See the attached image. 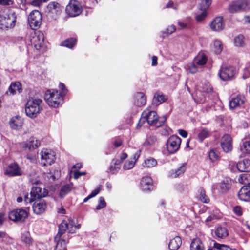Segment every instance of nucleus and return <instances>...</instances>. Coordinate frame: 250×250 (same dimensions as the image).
<instances>
[{"label": "nucleus", "instance_id": "nucleus-41", "mask_svg": "<svg viewBox=\"0 0 250 250\" xmlns=\"http://www.w3.org/2000/svg\"><path fill=\"white\" fill-rule=\"evenodd\" d=\"M210 132L207 128H203L199 132L198 137L199 140L202 142L205 138L209 137Z\"/></svg>", "mask_w": 250, "mask_h": 250}, {"label": "nucleus", "instance_id": "nucleus-53", "mask_svg": "<svg viewBox=\"0 0 250 250\" xmlns=\"http://www.w3.org/2000/svg\"><path fill=\"white\" fill-rule=\"evenodd\" d=\"M135 165V162L133 160H128L124 165L123 168L125 170H128L133 168Z\"/></svg>", "mask_w": 250, "mask_h": 250}, {"label": "nucleus", "instance_id": "nucleus-27", "mask_svg": "<svg viewBox=\"0 0 250 250\" xmlns=\"http://www.w3.org/2000/svg\"><path fill=\"white\" fill-rule=\"evenodd\" d=\"M207 61V58L204 53L198 54L193 60V62L199 67L205 65Z\"/></svg>", "mask_w": 250, "mask_h": 250}, {"label": "nucleus", "instance_id": "nucleus-28", "mask_svg": "<svg viewBox=\"0 0 250 250\" xmlns=\"http://www.w3.org/2000/svg\"><path fill=\"white\" fill-rule=\"evenodd\" d=\"M21 239L23 243L28 246L32 245L34 243V240L29 231H25L22 233Z\"/></svg>", "mask_w": 250, "mask_h": 250}, {"label": "nucleus", "instance_id": "nucleus-29", "mask_svg": "<svg viewBox=\"0 0 250 250\" xmlns=\"http://www.w3.org/2000/svg\"><path fill=\"white\" fill-rule=\"evenodd\" d=\"M190 250H205L203 244L199 238H196L192 241Z\"/></svg>", "mask_w": 250, "mask_h": 250}, {"label": "nucleus", "instance_id": "nucleus-13", "mask_svg": "<svg viewBox=\"0 0 250 250\" xmlns=\"http://www.w3.org/2000/svg\"><path fill=\"white\" fill-rule=\"evenodd\" d=\"M209 26L213 31L220 32L224 29L225 22L222 17H217L211 22Z\"/></svg>", "mask_w": 250, "mask_h": 250}, {"label": "nucleus", "instance_id": "nucleus-38", "mask_svg": "<svg viewBox=\"0 0 250 250\" xmlns=\"http://www.w3.org/2000/svg\"><path fill=\"white\" fill-rule=\"evenodd\" d=\"M186 169V165L185 164H182L174 172L171 173V176L173 178H176L182 174Z\"/></svg>", "mask_w": 250, "mask_h": 250}, {"label": "nucleus", "instance_id": "nucleus-62", "mask_svg": "<svg viewBox=\"0 0 250 250\" xmlns=\"http://www.w3.org/2000/svg\"><path fill=\"white\" fill-rule=\"evenodd\" d=\"M13 2L11 0H0V5L3 6H9L12 5Z\"/></svg>", "mask_w": 250, "mask_h": 250}, {"label": "nucleus", "instance_id": "nucleus-25", "mask_svg": "<svg viewBox=\"0 0 250 250\" xmlns=\"http://www.w3.org/2000/svg\"><path fill=\"white\" fill-rule=\"evenodd\" d=\"M43 42L44 37L42 34L35 35L31 40V42L37 49H39L41 48L43 43Z\"/></svg>", "mask_w": 250, "mask_h": 250}, {"label": "nucleus", "instance_id": "nucleus-9", "mask_svg": "<svg viewBox=\"0 0 250 250\" xmlns=\"http://www.w3.org/2000/svg\"><path fill=\"white\" fill-rule=\"evenodd\" d=\"M236 74L235 68L231 66L223 65L219 71L220 78L223 81L232 80Z\"/></svg>", "mask_w": 250, "mask_h": 250}, {"label": "nucleus", "instance_id": "nucleus-60", "mask_svg": "<svg viewBox=\"0 0 250 250\" xmlns=\"http://www.w3.org/2000/svg\"><path fill=\"white\" fill-rule=\"evenodd\" d=\"M214 248L217 250H227L229 248L225 245H221L217 243L214 244Z\"/></svg>", "mask_w": 250, "mask_h": 250}, {"label": "nucleus", "instance_id": "nucleus-64", "mask_svg": "<svg viewBox=\"0 0 250 250\" xmlns=\"http://www.w3.org/2000/svg\"><path fill=\"white\" fill-rule=\"evenodd\" d=\"M85 174H86L85 172H79V171H75L74 172V177L75 179H78L80 176H81L82 175H84Z\"/></svg>", "mask_w": 250, "mask_h": 250}, {"label": "nucleus", "instance_id": "nucleus-22", "mask_svg": "<svg viewBox=\"0 0 250 250\" xmlns=\"http://www.w3.org/2000/svg\"><path fill=\"white\" fill-rule=\"evenodd\" d=\"M146 99L145 94L142 92H138L134 95V104L137 106H142L146 103Z\"/></svg>", "mask_w": 250, "mask_h": 250}, {"label": "nucleus", "instance_id": "nucleus-36", "mask_svg": "<svg viewBox=\"0 0 250 250\" xmlns=\"http://www.w3.org/2000/svg\"><path fill=\"white\" fill-rule=\"evenodd\" d=\"M121 161L117 159H113L111 164L109 167L111 172L114 173L118 171L120 168Z\"/></svg>", "mask_w": 250, "mask_h": 250}, {"label": "nucleus", "instance_id": "nucleus-42", "mask_svg": "<svg viewBox=\"0 0 250 250\" xmlns=\"http://www.w3.org/2000/svg\"><path fill=\"white\" fill-rule=\"evenodd\" d=\"M166 100L165 96L163 95H155L152 100V103L155 105H158Z\"/></svg>", "mask_w": 250, "mask_h": 250}, {"label": "nucleus", "instance_id": "nucleus-24", "mask_svg": "<svg viewBox=\"0 0 250 250\" xmlns=\"http://www.w3.org/2000/svg\"><path fill=\"white\" fill-rule=\"evenodd\" d=\"M237 168L240 172H248L250 171V160L244 159L243 161L238 162L237 164Z\"/></svg>", "mask_w": 250, "mask_h": 250}, {"label": "nucleus", "instance_id": "nucleus-50", "mask_svg": "<svg viewBox=\"0 0 250 250\" xmlns=\"http://www.w3.org/2000/svg\"><path fill=\"white\" fill-rule=\"evenodd\" d=\"M199 198L203 203H208L209 202V199L206 195L205 191L203 189H200Z\"/></svg>", "mask_w": 250, "mask_h": 250}, {"label": "nucleus", "instance_id": "nucleus-46", "mask_svg": "<svg viewBox=\"0 0 250 250\" xmlns=\"http://www.w3.org/2000/svg\"><path fill=\"white\" fill-rule=\"evenodd\" d=\"M76 42L75 39L73 38H70L65 40L62 42L61 45L67 47L68 48H71L75 45Z\"/></svg>", "mask_w": 250, "mask_h": 250}, {"label": "nucleus", "instance_id": "nucleus-15", "mask_svg": "<svg viewBox=\"0 0 250 250\" xmlns=\"http://www.w3.org/2000/svg\"><path fill=\"white\" fill-rule=\"evenodd\" d=\"M48 195V191L45 188H41L37 187H34L30 192V196L35 201L46 197Z\"/></svg>", "mask_w": 250, "mask_h": 250}, {"label": "nucleus", "instance_id": "nucleus-44", "mask_svg": "<svg viewBox=\"0 0 250 250\" xmlns=\"http://www.w3.org/2000/svg\"><path fill=\"white\" fill-rule=\"evenodd\" d=\"M157 164L156 160L153 158H149L145 160L144 166L150 168L156 166Z\"/></svg>", "mask_w": 250, "mask_h": 250}, {"label": "nucleus", "instance_id": "nucleus-19", "mask_svg": "<svg viewBox=\"0 0 250 250\" xmlns=\"http://www.w3.org/2000/svg\"><path fill=\"white\" fill-rule=\"evenodd\" d=\"M245 98L243 96L238 95L234 97L229 102L230 108L234 109L240 107L244 103Z\"/></svg>", "mask_w": 250, "mask_h": 250}, {"label": "nucleus", "instance_id": "nucleus-56", "mask_svg": "<svg viewBox=\"0 0 250 250\" xmlns=\"http://www.w3.org/2000/svg\"><path fill=\"white\" fill-rule=\"evenodd\" d=\"M212 3V0H203L200 9H208Z\"/></svg>", "mask_w": 250, "mask_h": 250}, {"label": "nucleus", "instance_id": "nucleus-49", "mask_svg": "<svg viewBox=\"0 0 250 250\" xmlns=\"http://www.w3.org/2000/svg\"><path fill=\"white\" fill-rule=\"evenodd\" d=\"M0 241L8 244L11 241V239L6 234L5 232L0 231Z\"/></svg>", "mask_w": 250, "mask_h": 250}, {"label": "nucleus", "instance_id": "nucleus-18", "mask_svg": "<svg viewBox=\"0 0 250 250\" xmlns=\"http://www.w3.org/2000/svg\"><path fill=\"white\" fill-rule=\"evenodd\" d=\"M238 197L239 199L242 201H249L250 198V186H244L238 192Z\"/></svg>", "mask_w": 250, "mask_h": 250}, {"label": "nucleus", "instance_id": "nucleus-20", "mask_svg": "<svg viewBox=\"0 0 250 250\" xmlns=\"http://www.w3.org/2000/svg\"><path fill=\"white\" fill-rule=\"evenodd\" d=\"M23 119L18 116L12 117L9 122L10 127L13 129H19L23 125Z\"/></svg>", "mask_w": 250, "mask_h": 250}, {"label": "nucleus", "instance_id": "nucleus-5", "mask_svg": "<svg viewBox=\"0 0 250 250\" xmlns=\"http://www.w3.org/2000/svg\"><path fill=\"white\" fill-rule=\"evenodd\" d=\"M62 97L56 90H48L44 95V100L48 104L52 107H57L61 103Z\"/></svg>", "mask_w": 250, "mask_h": 250}, {"label": "nucleus", "instance_id": "nucleus-32", "mask_svg": "<svg viewBox=\"0 0 250 250\" xmlns=\"http://www.w3.org/2000/svg\"><path fill=\"white\" fill-rule=\"evenodd\" d=\"M48 8L52 13H55L56 14H59L61 13L62 7L59 3L53 1L50 2L48 4Z\"/></svg>", "mask_w": 250, "mask_h": 250}, {"label": "nucleus", "instance_id": "nucleus-6", "mask_svg": "<svg viewBox=\"0 0 250 250\" xmlns=\"http://www.w3.org/2000/svg\"><path fill=\"white\" fill-rule=\"evenodd\" d=\"M250 3L248 0H236L232 2L229 6L231 13H236L248 10Z\"/></svg>", "mask_w": 250, "mask_h": 250}, {"label": "nucleus", "instance_id": "nucleus-11", "mask_svg": "<svg viewBox=\"0 0 250 250\" xmlns=\"http://www.w3.org/2000/svg\"><path fill=\"white\" fill-rule=\"evenodd\" d=\"M41 164L43 166L50 165L54 162L55 155L49 149H44L40 153Z\"/></svg>", "mask_w": 250, "mask_h": 250}, {"label": "nucleus", "instance_id": "nucleus-7", "mask_svg": "<svg viewBox=\"0 0 250 250\" xmlns=\"http://www.w3.org/2000/svg\"><path fill=\"white\" fill-rule=\"evenodd\" d=\"M27 211L23 209L20 208L12 210L9 213V218L15 222H23L28 217Z\"/></svg>", "mask_w": 250, "mask_h": 250}, {"label": "nucleus", "instance_id": "nucleus-59", "mask_svg": "<svg viewBox=\"0 0 250 250\" xmlns=\"http://www.w3.org/2000/svg\"><path fill=\"white\" fill-rule=\"evenodd\" d=\"M60 88L61 89L62 91L59 93L60 94L61 96L62 97L66 94L67 90L65 87V85L62 83H60Z\"/></svg>", "mask_w": 250, "mask_h": 250}, {"label": "nucleus", "instance_id": "nucleus-45", "mask_svg": "<svg viewBox=\"0 0 250 250\" xmlns=\"http://www.w3.org/2000/svg\"><path fill=\"white\" fill-rule=\"evenodd\" d=\"M71 190V185L66 184L62 187L60 192V196L63 197L67 193H68Z\"/></svg>", "mask_w": 250, "mask_h": 250}, {"label": "nucleus", "instance_id": "nucleus-14", "mask_svg": "<svg viewBox=\"0 0 250 250\" xmlns=\"http://www.w3.org/2000/svg\"><path fill=\"white\" fill-rule=\"evenodd\" d=\"M22 171L16 163L10 164L5 169L4 174L8 176H17L22 175Z\"/></svg>", "mask_w": 250, "mask_h": 250}, {"label": "nucleus", "instance_id": "nucleus-54", "mask_svg": "<svg viewBox=\"0 0 250 250\" xmlns=\"http://www.w3.org/2000/svg\"><path fill=\"white\" fill-rule=\"evenodd\" d=\"M199 68L200 67L193 61L189 67V71L191 74H195L198 71Z\"/></svg>", "mask_w": 250, "mask_h": 250}, {"label": "nucleus", "instance_id": "nucleus-26", "mask_svg": "<svg viewBox=\"0 0 250 250\" xmlns=\"http://www.w3.org/2000/svg\"><path fill=\"white\" fill-rule=\"evenodd\" d=\"M182 244V240L180 237L176 236L172 239L170 240L168 247L171 250H178Z\"/></svg>", "mask_w": 250, "mask_h": 250}, {"label": "nucleus", "instance_id": "nucleus-48", "mask_svg": "<svg viewBox=\"0 0 250 250\" xmlns=\"http://www.w3.org/2000/svg\"><path fill=\"white\" fill-rule=\"evenodd\" d=\"M101 188H102V186H101V185L99 186V187L96 189L94 190L90 193V194L89 196H88L87 197H86V198H85L84 199L83 202H86L90 199H91V198L95 197V196H96L100 192V191L101 190Z\"/></svg>", "mask_w": 250, "mask_h": 250}, {"label": "nucleus", "instance_id": "nucleus-52", "mask_svg": "<svg viewBox=\"0 0 250 250\" xmlns=\"http://www.w3.org/2000/svg\"><path fill=\"white\" fill-rule=\"evenodd\" d=\"M207 10V9H201L202 12L196 16V20L197 21L201 22L205 19L207 15L206 12Z\"/></svg>", "mask_w": 250, "mask_h": 250}, {"label": "nucleus", "instance_id": "nucleus-37", "mask_svg": "<svg viewBox=\"0 0 250 250\" xmlns=\"http://www.w3.org/2000/svg\"><path fill=\"white\" fill-rule=\"evenodd\" d=\"M238 180L239 183L245 185H250V174L245 173L240 175Z\"/></svg>", "mask_w": 250, "mask_h": 250}, {"label": "nucleus", "instance_id": "nucleus-21", "mask_svg": "<svg viewBox=\"0 0 250 250\" xmlns=\"http://www.w3.org/2000/svg\"><path fill=\"white\" fill-rule=\"evenodd\" d=\"M39 145L40 143L37 139L31 138L29 140L22 144V148L29 150H32L37 148Z\"/></svg>", "mask_w": 250, "mask_h": 250}, {"label": "nucleus", "instance_id": "nucleus-34", "mask_svg": "<svg viewBox=\"0 0 250 250\" xmlns=\"http://www.w3.org/2000/svg\"><path fill=\"white\" fill-rule=\"evenodd\" d=\"M62 236L60 238H57L56 239V236L55 237V240L58 241L56 247V250H67L66 249V241L63 238H61Z\"/></svg>", "mask_w": 250, "mask_h": 250}, {"label": "nucleus", "instance_id": "nucleus-16", "mask_svg": "<svg viewBox=\"0 0 250 250\" xmlns=\"http://www.w3.org/2000/svg\"><path fill=\"white\" fill-rule=\"evenodd\" d=\"M221 146L222 149L226 153L232 150L231 138L229 135L226 134L221 138Z\"/></svg>", "mask_w": 250, "mask_h": 250}, {"label": "nucleus", "instance_id": "nucleus-35", "mask_svg": "<svg viewBox=\"0 0 250 250\" xmlns=\"http://www.w3.org/2000/svg\"><path fill=\"white\" fill-rule=\"evenodd\" d=\"M240 150L244 154H250V140L245 139L243 140Z\"/></svg>", "mask_w": 250, "mask_h": 250}, {"label": "nucleus", "instance_id": "nucleus-57", "mask_svg": "<svg viewBox=\"0 0 250 250\" xmlns=\"http://www.w3.org/2000/svg\"><path fill=\"white\" fill-rule=\"evenodd\" d=\"M250 76V63L248 66H247L244 70V73L243 75V78L246 79Z\"/></svg>", "mask_w": 250, "mask_h": 250}, {"label": "nucleus", "instance_id": "nucleus-10", "mask_svg": "<svg viewBox=\"0 0 250 250\" xmlns=\"http://www.w3.org/2000/svg\"><path fill=\"white\" fill-rule=\"evenodd\" d=\"M65 11L70 17H76L80 15L82 8L80 3L76 0H71L66 6Z\"/></svg>", "mask_w": 250, "mask_h": 250}, {"label": "nucleus", "instance_id": "nucleus-31", "mask_svg": "<svg viewBox=\"0 0 250 250\" xmlns=\"http://www.w3.org/2000/svg\"><path fill=\"white\" fill-rule=\"evenodd\" d=\"M215 234L216 236L220 238L226 237L228 234V231L225 227L219 226L215 230Z\"/></svg>", "mask_w": 250, "mask_h": 250}, {"label": "nucleus", "instance_id": "nucleus-3", "mask_svg": "<svg viewBox=\"0 0 250 250\" xmlns=\"http://www.w3.org/2000/svg\"><path fill=\"white\" fill-rule=\"evenodd\" d=\"M16 15L14 12L2 11L0 12V28L2 29L11 28L15 26Z\"/></svg>", "mask_w": 250, "mask_h": 250}, {"label": "nucleus", "instance_id": "nucleus-61", "mask_svg": "<svg viewBox=\"0 0 250 250\" xmlns=\"http://www.w3.org/2000/svg\"><path fill=\"white\" fill-rule=\"evenodd\" d=\"M46 1V0H33L31 2V4L34 6H40L42 3Z\"/></svg>", "mask_w": 250, "mask_h": 250}, {"label": "nucleus", "instance_id": "nucleus-33", "mask_svg": "<svg viewBox=\"0 0 250 250\" xmlns=\"http://www.w3.org/2000/svg\"><path fill=\"white\" fill-rule=\"evenodd\" d=\"M157 142L156 137L154 135H149L147 136L146 140L143 143V146L149 147L154 146Z\"/></svg>", "mask_w": 250, "mask_h": 250}, {"label": "nucleus", "instance_id": "nucleus-30", "mask_svg": "<svg viewBox=\"0 0 250 250\" xmlns=\"http://www.w3.org/2000/svg\"><path fill=\"white\" fill-rule=\"evenodd\" d=\"M231 186V180L230 179H226L220 183V191L222 193H225L229 190Z\"/></svg>", "mask_w": 250, "mask_h": 250}, {"label": "nucleus", "instance_id": "nucleus-12", "mask_svg": "<svg viewBox=\"0 0 250 250\" xmlns=\"http://www.w3.org/2000/svg\"><path fill=\"white\" fill-rule=\"evenodd\" d=\"M181 140L177 136H170L167 141V148L170 153H174L180 148Z\"/></svg>", "mask_w": 250, "mask_h": 250}, {"label": "nucleus", "instance_id": "nucleus-8", "mask_svg": "<svg viewBox=\"0 0 250 250\" xmlns=\"http://www.w3.org/2000/svg\"><path fill=\"white\" fill-rule=\"evenodd\" d=\"M28 21L32 29L39 28L42 21L41 13L38 10L32 11L28 16Z\"/></svg>", "mask_w": 250, "mask_h": 250}, {"label": "nucleus", "instance_id": "nucleus-4", "mask_svg": "<svg viewBox=\"0 0 250 250\" xmlns=\"http://www.w3.org/2000/svg\"><path fill=\"white\" fill-rule=\"evenodd\" d=\"M74 221L71 219L69 220L68 222L63 220L59 226V230L56 236V239L62 236L67 229H68L70 233H74L76 230L79 229L81 227L80 224L74 225Z\"/></svg>", "mask_w": 250, "mask_h": 250}, {"label": "nucleus", "instance_id": "nucleus-40", "mask_svg": "<svg viewBox=\"0 0 250 250\" xmlns=\"http://www.w3.org/2000/svg\"><path fill=\"white\" fill-rule=\"evenodd\" d=\"M208 157L211 162L217 161L219 157L218 151L216 149H211L208 152Z\"/></svg>", "mask_w": 250, "mask_h": 250}, {"label": "nucleus", "instance_id": "nucleus-1", "mask_svg": "<svg viewBox=\"0 0 250 250\" xmlns=\"http://www.w3.org/2000/svg\"><path fill=\"white\" fill-rule=\"evenodd\" d=\"M166 120L165 118H159L155 111L146 109L142 113L139 123L142 125L147 121L150 125L159 127L163 125Z\"/></svg>", "mask_w": 250, "mask_h": 250}, {"label": "nucleus", "instance_id": "nucleus-63", "mask_svg": "<svg viewBox=\"0 0 250 250\" xmlns=\"http://www.w3.org/2000/svg\"><path fill=\"white\" fill-rule=\"evenodd\" d=\"M234 211L235 213L240 216L242 214V211L241 208L239 206H236L234 208Z\"/></svg>", "mask_w": 250, "mask_h": 250}, {"label": "nucleus", "instance_id": "nucleus-17", "mask_svg": "<svg viewBox=\"0 0 250 250\" xmlns=\"http://www.w3.org/2000/svg\"><path fill=\"white\" fill-rule=\"evenodd\" d=\"M46 208V203L44 200H36L33 205V211L37 214H40L44 212Z\"/></svg>", "mask_w": 250, "mask_h": 250}, {"label": "nucleus", "instance_id": "nucleus-23", "mask_svg": "<svg viewBox=\"0 0 250 250\" xmlns=\"http://www.w3.org/2000/svg\"><path fill=\"white\" fill-rule=\"evenodd\" d=\"M152 180L150 177H143L141 181V186L144 191L150 190L152 188Z\"/></svg>", "mask_w": 250, "mask_h": 250}, {"label": "nucleus", "instance_id": "nucleus-55", "mask_svg": "<svg viewBox=\"0 0 250 250\" xmlns=\"http://www.w3.org/2000/svg\"><path fill=\"white\" fill-rule=\"evenodd\" d=\"M106 205V202H105L104 198L102 197H101L99 198V204L96 206V208L97 210H100V209L105 207Z\"/></svg>", "mask_w": 250, "mask_h": 250}, {"label": "nucleus", "instance_id": "nucleus-39", "mask_svg": "<svg viewBox=\"0 0 250 250\" xmlns=\"http://www.w3.org/2000/svg\"><path fill=\"white\" fill-rule=\"evenodd\" d=\"M21 86L20 83L18 82L11 84L9 87L8 91L12 95L15 94L17 91L20 92Z\"/></svg>", "mask_w": 250, "mask_h": 250}, {"label": "nucleus", "instance_id": "nucleus-51", "mask_svg": "<svg viewBox=\"0 0 250 250\" xmlns=\"http://www.w3.org/2000/svg\"><path fill=\"white\" fill-rule=\"evenodd\" d=\"M29 181L32 184H38L39 180L38 179V176L36 173L34 172H32L29 174L28 177Z\"/></svg>", "mask_w": 250, "mask_h": 250}, {"label": "nucleus", "instance_id": "nucleus-47", "mask_svg": "<svg viewBox=\"0 0 250 250\" xmlns=\"http://www.w3.org/2000/svg\"><path fill=\"white\" fill-rule=\"evenodd\" d=\"M214 52L216 54H219L223 49V44L220 40H215L214 42Z\"/></svg>", "mask_w": 250, "mask_h": 250}, {"label": "nucleus", "instance_id": "nucleus-2", "mask_svg": "<svg viewBox=\"0 0 250 250\" xmlns=\"http://www.w3.org/2000/svg\"><path fill=\"white\" fill-rule=\"evenodd\" d=\"M42 101L38 98L29 99L25 105V113L27 116L34 118L37 116L42 109Z\"/></svg>", "mask_w": 250, "mask_h": 250}, {"label": "nucleus", "instance_id": "nucleus-58", "mask_svg": "<svg viewBox=\"0 0 250 250\" xmlns=\"http://www.w3.org/2000/svg\"><path fill=\"white\" fill-rule=\"evenodd\" d=\"M176 30V27L174 25H171L169 26L166 29V31L164 33L167 34H171L174 33Z\"/></svg>", "mask_w": 250, "mask_h": 250}, {"label": "nucleus", "instance_id": "nucleus-43", "mask_svg": "<svg viewBox=\"0 0 250 250\" xmlns=\"http://www.w3.org/2000/svg\"><path fill=\"white\" fill-rule=\"evenodd\" d=\"M234 44L236 46L242 47L244 45V37L240 34L234 39Z\"/></svg>", "mask_w": 250, "mask_h": 250}]
</instances>
